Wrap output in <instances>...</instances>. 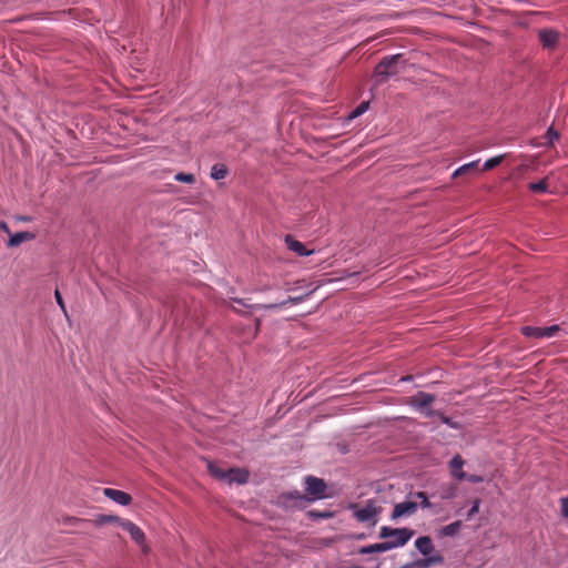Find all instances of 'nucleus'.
Masks as SVG:
<instances>
[{"mask_svg": "<svg viewBox=\"0 0 568 568\" xmlns=\"http://www.w3.org/2000/svg\"><path fill=\"white\" fill-rule=\"evenodd\" d=\"M402 54L387 55L375 67L373 81L375 87H379L388 81V79L398 73V62Z\"/></svg>", "mask_w": 568, "mask_h": 568, "instance_id": "obj_1", "label": "nucleus"}, {"mask_svg": "<svg viewBox=\"0 0 568 568\" xmlns=\"http://www.w3.org/2000/svg\"><path fill=\"white\" fill-rule=\"evenodd\" d=\"M415 531L410 528H392L383 526L379 529V538L387 539L385 542L389 550L405 546L414 536Z\"/></svg>", "mask_w": 568, "mask_h": 568, "instance_id": "obj_2", "label": "nucleus"}, {"mask_svg": "<svg viewBox=\"0 0 568 568\" xmlns=\"http://www.w3.org/2000/svg\"><path fill=\"white\" fill-rule=\"evenodd\" d=\"M349 508L354 509V517L359 523H371L372 526L376 525L377 516L382 510L381 507L376 506L373 499L367 500L363 508H357L356 504H351Z\"/></svg>", "mask_w": 568, "mask_h": 568, "instance_id": "obj_3", "label": "nucleus"}, {"mask_svg": "<svg viewBox=\"0 0 568 568\" xmlns=\"http://www.w3.org/2000/svg\"><path fill=\"white\" fill-rule=\"evenodd\" d=\"M305 490L310 495L308 501L323 499L326 497V484L322 478L315 476L305 477Z\"/></svg>", "mask_w": 568, "mask_h": 568, "instance_id": "obj_4", "label": "nucleus"}, {"mask_svg": "<svg viewBox=\"0 0 568 568\" xmlns=\"http://www.w3.org/2000/svg\"><path fill=\"white\" fill-rule=\"evenodd\" d=\"M308 503V497L298 490L283 493L278 496V505L284 508H304Z\"/></svg>", "mask_w": 568, "mask_h": 568, "instance_id": "obj_5", "label": "nucleus"}, {"mask_svg": "<svg viewBox=\"0 0 568 568\" xmlns=\"http://www.w3.org/2000/svg\"><path fill=\"white\" fill-rule=\"evenodd\" d=\"M311 293H307L305 295H302V296H290L287 300L281 302V303H272V304H265V305H262V304H255V305H248L245 303V301L243 298H233V301L244 307H248L251 310H260V308H265V310H276V308H281L287 304H298L301 302H303L305 300V297H307Z\"/></svg>", "mask_w": 568, "mask_h": 568, "instance_id": "obj_6", "label": "nucleus"}, {"mask_svg": "<svg viewBox=\"0 0 568 568\" xmlns=\"http://www.w3.org/2000/svg\"><path fill=\"white\" fill-rule=\"evenodd\" d=\"M444 556L442 554H434L430 557L417 559L415 561L405 564L399 568H430L444 564Z\"/></svg>", "mask_w": 568, "mask_h": 568, "instance_id": "obj_7", "label": "nucleus"}, {"mask_svg": "<svg viewBox=\"0 0 568 568\" xmlns=\"http://www.w3.org/2000/svg\"><path fill=\"white\" fill-rule=\"evenodd\" d=\"M418 504L416 501L405 500L394 506L390 518L396 520L404 516H412L416 513Z\"/></svg>", "mask_w": 568, "mask_h": 568, "instance_id": "obj_8", "label": "nucleus"}, {"mask_svg": "<svg viewBox=\"0 0 568 568\" xmlns=\"http://www.w3.org/2000/svg\"><path fill=\"white\" fill-rule=\"evenodd\" d=\"M560 33L554 29H541L538 31V40L545 49H554L559 40Z\"/></svg>", "mask_w": 568, "mask_h": 568, "instance_id": "obj_9", "label": "nucleus"}, {"mask_svg": "<svg viewBox=\"0 0 568 568\" xmlns=\"http://www.w3.org/2000/svg\"><path fill=\"white\" fill-rule=\"evenodd\" d=\"M103 494L105 497L122 506H128L132 501L131 495L123 490L114 488H104Z\"/></svg>", "mask_w": 568, "mask_h": 568, "instance_id": "obj_10", "label": "nucleus"}, {"mask_svg": "<svg viewBox=\"0 0 568 568\" xmlns=\"http://www.w3.org/2000/svg\"><path fill=\"white\" fill-rule=\"evenodd\" d=\"M123 530L128 531L131 538L138 544L143 545L145 541V535L134 523L124 519L120 526Z\"/></svg>", "mask_w": 568, "mask_h": 568, "instance_id": "obj_11", "label": "nucleus"}, {"mask_svg": "<svg viewBox=\"0 0 568 568\" xmlns=\"http://www.w3.org/2000/svg\"><path fill=\"white\" fill-rule=\"evenodd\" d=\"M250 473L244 468H229L226 469L224 480L229 484H245L248 479Z\"/></svg>", "mask_w": 568, "mask_h": 568, "instance_id": "obj_12", "label": "nucleus"}, {"mask_svg": "<svg viewBox=\"0 0 568 568\" xmlns=\"http://www.w3.org/2000/svg\"><path fill=\"white\" fill-rule=\"evenodd\" d=\"M415 547L424 556V558L430 557L436 554L435 546L429 536H422L415 540Z\"/></svg>", "mask_w": 568, "mask_h": 568, "instance_id": "obj_13", "label": "nucleus"}, {"mask_svg": "<svg viewBox=\"0 0 568 568\" xmlns=\"http://www.w3.org/2000/svg\"><path fill=\"white\" fill-rule=\"evenodd\" d=\"M36 239V234L31 232H18L16 234L9 235V241L7 243L8 247H17L21 245L23 242L32 241Z\"/></svg>", "mask_w": 568, "mask_h": 568, "instance_id": "obj_14", "label": "nucleus"}, {"mask_svg": "<svg viewBox=\"0 0 568 568\" xmlns=\"http://www.w3.org/2000/svg\"><path fill=\"white\" fill-rule=\"evenodd\" d=\"M464 464V459L460 455H455L449 462L450 473L458 480H464L466 478V473L463 471Z\"/></svg>", "mask_w": 568, "mask_h": 568, "instance_id": "obj_15", "label": "nucleus"}, {"mask_svg": "<svg viewBox=\"0 0 568 568\" xmlns=\"http://www.w3.org/2000/svg\"><path fill=\"white\" fill-rule=\"evenodd\" d=\"M285 243L291 251H293L294 253H296L300 256H308L313 253V251L306 250V247L304 246L303 243L295 240L291 235H286Z\"/></svg>", "mask_w": 568, "mask_h": 568, "instance_id": "obj_16", "label": "nucleus"}, {"mask_svg": "<svg viewBox=\"0 0 568 568\" xmlns=\"http://www.w3.org/2000/svg\"><path fill=\"white\" fill-rule=\"evenodd\" d=\"M435 400V396L425 392H418L414 397L412 404L422 409L429 406Z\"/></svg>", "mask_w": 568, "mask_h": 568, "instance_id": "obj_17", "label": "nucleus"}, {"mask_svg": "<svg viewBox=\"0 0 568 568\" xmlns=\"http://www.w3.org/2000/svg\"><path fill=\"white\" fill-rule=\"evenodd\" d=\"M388 550H389L388 546L386 545L385 541H383V542H378V544L363 546L358 549V554L369 555V554H374V552H386Z\"/></svg>", "mask_w": 568, "mask_h": 568, "instance_id": "obj_18", "label": "nucleus"}, {"mask_svg": "<svg viewBox=\"0 0 568 568\" xmlns=\"http://www.w3.org/2000/svg\"><path fill=\"white\" fill-rule=\"evenodd\" d=\"M123 520L124 519L120 518L119 516L99 515L92 523L98 527L106 524H116L121 526V521Z\"/></svg>", "mask_w": 568, "mask_h": 568, "instance_id": "obj_19", "label": "nucleus"}, {"mask_svg": "<svg viewBox=\"0 0 568 568\" xmlns=\"http://www.w3.org/2000/svg\"><path fill=\"white\" fill-rule=\"evenodd\" d=\"M227 174H229V170H227L226 165L223 163H216L211 168L210 175L213 180H216V181L223 180L226 178Z\"/></svg>", "mask_w": 568, "mask_h": 568, "instance_id": "obj_20", "label": "nucleus"}, {"mask_svg": "<svg viewBox=\"0 0 568 568\" xmlns=\"http://www.w3.org/2000/svg\"><path fill=\"white\" fill-rule=\"evenodd\" d=\"M544 327H535V326H524L520 328V332L524 336L529 338H542L544 337Z\"/></svg>", "mask_w": 568, "mask_h": 568, "instance_id": "obj_21", "label": "nucleus"}, {"mask_svg": "<svg viewBox=\"0 0 568 568\" xmlns=\"http://www.w3.org/2000/svg\"><path fill=\"white\" fill-rule=\"evenodd\" d=\"M207 471L210 475H212L214 478L224 480V476L226 470L222 469L217 464L213 462H207Z\"/></svg>", "mask_w": 568, "mask_h": 568, "instance_id": "obj_22", "label": "nucleus"}, {"mask_svg": "<svg viewBox=\"0 0 568 568\" xmlns=\"http://www.w3.org/2000/svg\"><path fill=\"white\" fill-rule=\"evenodd\" d=\"M462 528V521L457 520L442 528L443 536H455Z\"/></svg>", "mask_w": 568, "mask_h": 568, "instance_id": "obj_23", "label": "nucleus"}, {"mask_svg": "<svg viewBox=\"0 0 568 568\" xmlns=\"http://www.w3.org/2000/svg\"><path fill=\"white\" fill-rule=\"evenodd\" d=\"M528 189L534 193H546L548 192V183L547 180H540L538 182H532L528 184Z\"/></svg>", "mask_w": 568, "mask_h": 568, "instance_id": "obj_24", "label": "nucleus"}, {"mask_svg": "<svg viewBox=\"0 0 568 568\" xmlns=\"http://www.w3.org/2000/svg\"><path fill=\"white\" fill-rule=\"evenodd\" d=\"M478 162H479V160H476V161H473L470 163H467V164H464V165L459 166L453 173V178H457V176H460L463 174H466V173L470 172L471 170H474L477 166Z\"/></svg>", "mask_w": 568, "mask_h": 568, "instance_id": "obj_25", "label": "nucleus"}, {"mask_svg": "<svg viewBox=\"0 0 568 568\" xmlns=\"http://www.w3.org/2000/svg\"><path fill=\"white\" fill-rule=\"evenodd\" d=\"M503 160H504V155H497V156L488 159L483 165V171H488V170L494 169L495 166L499 165L503 162Z\"/></svg>", "mask_w": 568, "mask_h": 568, "instance_id": "obj_26", "label": "nucleus"}, {"mask_svg": "<svg viewBox=\"0 0 568 568\" xmlns=\"http://www.w3.org/2000/svg\"><path fill=\"white\" fill-rule=\"evenodd\" d=\"M174 180L182 183L193 184L195 176L192 173L179 172L175 174Z\"/></svg>", "mask_w": 568, "mask_h": 568, "instance_id": "obj_27", "label": "nucleus"}, {"mask_svg": "<svg viewBox=\"0 0 568 568\" xmlns=\"http://www.w3.org/2000/svg\"><path fill=\"white\" fill-rule=\"evenodd\" d=\"M369 108V102L368 101H363L359 105L356 106V109H354L351 114H349V119H355L359 115H362L363 113H365Z\"/></svg>", "mask_w": 568, "mask_h": 568, "instance_id": "obj_28", "label": "nucleus"}, {"mask_svg": "<svg viewBox=\"0 0 568 568\" xmlns=\"http://www.w3.org/2000/svg\"><path fill=\"white\" fill-rule=\"evenodd\" d=\"M308 516L315 519H328L334 517V513L326 510V511H318V510H310Z\"/></svg>", "mask_w": 568, "mask_h": 568, "instance_id": "obj_29", "label": "nucleus"}, {"mask_svg": "<svg viewBox=\"0 0 568 568\" xmlns=\"http://www.w3.org/2000/svg\"><path fill=\"white\" fill-rule=\"evenodd\" d=\"M545 139L547 140V144H552L555 140L559 139V134L552 126H550L546 131Z\"/></svg>", "mask_w": 568, "mask_h": 568, "instance_id": "obj_30", "label": "nucleus"}, {"mask_svg": "<svg viewBox=\"0 0 568 568\" xmlns=\"http://www.w3.org/2000/svg\"><path fill=\"white\" fill-rule=\"evenodd\" d=\"M414 496L416 498L420 499V507L422 508H429L432 506V504L428 500V497H427L426 493L417 491V493L414 494Z\"/></svg>", "mask_w": 568, "mask_h": 568, "instance_id": "obj_31", "label": "nucleus"}, {"mask_svg": "<svg viewBox=\"0 0 568 568\" xmlns=\"http://www.w3.org/2000/svg\"><path fill=\"white\" fill-rule=\"evenodd\" d=\"M54 297H55V301H57L58 305L60 306L61 311L67 316L68 315L67 307H65L63 297H62V295H61L59 290H55Z\"/></svg>", "mask_w": 568, "mask_h": 568, "instance_id": "obj_32", "label": "nucleus"}, {"mask_svg": "<svg viewBox=\"0 0 568 568\" xmlns=\"http://www.w3.org/2000/svg\"><path fill=\"white\" fill-rule=\"evenodd\" d=\"M544 337H552L560 331L558 325H551L549 327H544Z\"/></svg>", "mask_w": 568, "mask_h": 568, "instance_id": "obj_33", "label": "nucleus"}, {"mask_svg": "<svg viewBox=\"0 0 568 568\" xmlns=\"http://www.w3.org/2000/svg\"><path fill=\"white\" fill-rule=\"evenodd\" d=\"M479 505H480V500L479 499H475L471 508L467 513V518L468 519L474 517L479 511Z\"/></svg>", "mask_w": 568, "mask_h": 568, "instance_id": "obj_34", "label": "nucleus"}, {"mask_svg": "<svg viewBox=\"0 0 568 568\" xmlns=\"http://www.w3.org/2000/svg\"><path fill=\"white\" fill-rule=\"evenodd\" d=\"M560 511L562 517L568 518V497L560 499Z\"/></svg>", "mask_w": 568, "mask_h": 568, "instance_id": "obj_35", "label": "nucleus"}, {"mask_svg": "<svg viewBox=\"0 0 568 568\" xmlns=\"http://www.w3.org/2000/svg\"><path fill=\"white\" fill-rule=\"evenodd\" d=\"M464 480H468L470 483H481L484 480V478L479 475H467L466 474V478Z\"/></svg>", "mask_w": 568, "mask_h": 568, "instance_id": "obj_36", "label": "nucleus"}, {"mask_svg": "<svg viewBox=\"0 0 568 568\" xmlns=\"http://www.w3.org/2000/svg\"><path fill=\"white\" fill-rule=\"evenodd\" d=\"M440 419H442V422H443L444 424H446V425H448V426H450V427H453V428H457V424H456V423H454V422L452 420V418L446 417V416H444V415H442V414H440Z\"/></svg>", "mask_w": 568, "mask_h": 568, "instance_id": "obj_37", "label": "nucleus"}, {"mask_svg": "<svg viewBox=\"0 0 568 568\" xmlns=\"http://www.w3.org/2000/svg\"><path fill=\"white\" fill-rule=\"evenodd\" d=\"M0 230L6 232L8 235L11 234V231H10L9 226H8V224L4 221H0Z\"/></svg>", "mask_w": 568, "mask_h": 568, "instance_id": "obj_38", "label": "nucleus"}, {"mask_svg": "<svg viewBox=\"0 0 568 568\" xmlns=\"http://www.w3.org/2000/svg\"><path fill=\"white\" fill-rule=\"evenodd\" d=\"M436 414V412L432 410V409H428L425 412V415L430 417V416H434Z\"/></svg>", "mask_w": 568, "mask_h": 568, "instance_id": "obj_39", "label": "nucleus"}, {"mask_svg": "<svg viewBox=\"0 0 568 568\" xmlns=\"http://www.w3.org/2000/svg\"><path fill=\"white\" fill-rule=\"evenodd\" d=\"M19 221H22V222H29L31 219L29 216H21V217H18Z\"/></svg>", "mask_w": 568, "mask_h": 568, "instance_id": "obj_40", "label": "nucleus"}, {"mask_svg": "<svg viewBox=\"0 0 568 568\" xmlns=\"http://www.w3.org/2000/svg\"><path fill=\"white\" fill-rule=\"evenodd\" d=\"M260 325H261V320H258V318H257V320H256V328H258V327H260Z\"/></svg>", "mask_w": 568, "mask_h": 568, "instance_id": "obj_41", "label": "nucleus"}, {"mask_svg": "<svg viewBox=\"0 0 568 568\" xmlns=\"http://www.w3.org/2000/svg\"><path fill=\"white\" fill-rule=\"evenodd\" d=\"M235 313L243 314L241 311L234 308Z\"/></svg>", "mask_w": 568, "mask_h": 568, "instance_id": "obj_42", "label": "nucleus"}]
</instances>
